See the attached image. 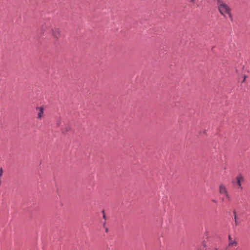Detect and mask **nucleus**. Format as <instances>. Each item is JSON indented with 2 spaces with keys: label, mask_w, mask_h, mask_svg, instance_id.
Wrapping results in <instances>:
<instances>
[{
  "label": "nucleus",
  "mask_w": 250,
  "mask_h": 250,
  "mask_svg": "<svg viewBox=\"0 0 250 250\" xmlns=\"http://www.w3.org/2000/svg\"><path fill=\"white\" fill-rule=\"evenodd\" d=\"M217 7L220 13L225 18H229L231 21H233V17L230 7L223 1L218 0Z\"/></svg>",
  "instance_id": "1"
},
{
  "label": "nucleus",
  "mask_w": 250,
  "mask_h": 250,
  "mask_svg": "<svg viewBox=\"0 0 250 250\" xmlns=\"http://www.w3.org/2000/svg\"><path fill=\"white\" fill-rule=\"evenodd\" d=\"M219 192L221 195L223 196V201L227 200L229 201L230 200V196L229 194L226 187L223 184H220L219 186Z\"/></svg>",
  "instance_id": "2"
},
{
  "label": "nucleus",
  "mask_w": 250,
  "mask_h": 250,
  "mask_svg": "<svg viewBox=\"0 0 250 250\" xmlns=\"http://www.w3.org/2000/svg\"><path fill=\"white\" fill-rule=\"evenodd\" d=\"M244 182V177L242 174H239L236 177L235 181L232 182L234 186L242 190L243 189L242 183Z\"/></svg>",
  "instance_id": "3"
},
{
  "label": "nucleus",
  "mask_w": 250,
  "mask_h": 250,
  "mask_svg": "<svg viewBox=\"0 0 250 250\" xmlns=\"http://www.w3.org/2000/svg\"><path fill=\"white\" fill-rule=\"evenodd\" d=\"M51 31L53 38L55 40H58L61 37V32L60 29L58 28H55L52 29Z\"/></svg>",
  "instance_id": "4"
},
{
  "label": "nucleus",
  "mask_w": 250,
  "mask_h": 250,
  "mask_svg": "<svg viewBox=\"0 0 250 250\" xmlns=\"http://www.w3.org/2000/svg\"><path fill=\"white\" fill-rule=\"evenodd\" d=\"M37 110L39 111V112L38 113V118H41L43 117V111H44V108L42 106L38 107H37Z\"/></svg>",
  "instance_id": "5"
},
{
  "label": "nucleus",
  "mask_w": 250,
  "mask_h": 250,
  "mask_svg": "<svg viewBox=\"0 0 250 250\" xmlns=\"http://www.w3.org/2000/svg\"><path fill=\"white\" fill-rule=\"evenodd\" d=\"M229 246H231V247L236 246V245H237L236 241H235L234 240V241L233 240H231L230 236H229Z\"/></svg>",
  "instance_id": "6"
},
{
  "label": "nucleus",
  "mask_w": 250,
  "mask_h": 250,
  "mask_svg": "<svg viewBox=\"0 0 250 250\" xmlns=\"http://www.w3.org/2000/svg\"><path fill=\"white\" fill-rule=\"evenodd\" d=\"M234 219H235V224H236V225H237V216H236V215L235 213L234 214Z\"/></svg>",
  "instance_id": "7"
},
{
  "label": "nucleus",
  "mask_w": 250,
  "mask_h": 250,
  "mask_svg": "<svg viewBox=\"0 0 250 250\" xmlns=\"http://www.w3.org/2000/svg\"><path fill=\"white\" fill-rule=\"evenodd\" d=\"M188 1L191 2H194L195 0H188Z\"/></svg>",
  "instance_id": "8"
},
{
  "label": "nucleus",
  "mask_w": 250,
  "mask_h": 250,
  "mask_svg": "<svg viewBox=\"0 0 250 250\" xmlns=\"http://www.w3.org/2000/svg\"><path fill=\"white\" fill-rule=\"evenodd\" d=\"M103 217L105 219V215L104 214Z\"/></svg>",
  "instance_id": "9"
},
{
  "label": "nucleus",
  "mask_w": 250,
  "mask_h": 250,
  "mask_svg": "<svg viewBox=\"0 0 250 250\" xmlns=\"http://www.w3.org/2000/svg\"><path fill=\"white\" fill-rule=\"evenodd\" d=\"M247 76H244V79H245L246 78Z\"/></svg>",
  "instance_id": "10"
}]
</instances>
